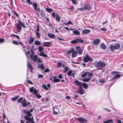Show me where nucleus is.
Returning a JSON list of instances; mask_svg holds the SVG:
<instances>
[{
	"label": "nucleus",
	"mask_w": 123,
	"mask_h": 123,
	"mask_svg": "<svg viewBox=\"0 0 123 123\" xmlns=\"http://www.w3.org/2000/svg\"><path fill=\"white\" fill-rule=\"evenodd\" d=\"M92 59L88 55H86L85 56L83 57V61L86 62H88L89 61L92 62Z\"/></svg>",
	"instance_id": "nucleus-4"
},
{
	"label": "nucleus",
	"mask_w": 123,
	"mask_h": 123,
	"mask_svg": "<svg viewBox=\"0 0 123 123\" xmlns=\"http://www.w3.org/2000/svg\"><path fill=\"white\" fill-rule=\"evenodd\" d=\"M74 83L77 86H81L82 85V83L81 82L79 81L78 80H76L74 81Z\"/></svg>",
	"instance_id": "nucleus-14"
},
{
	"label": "nucleus",
	"mask_w": 123,
	"mask_h": 123,
	"mask_svg": "<svg viewBox=\"0 0 123 123\" xmlns=\"http://www.w3.org/2000/svg\"><path fill=\"white\" fill-rule=\"evenodd\" d=\"M90 31V30L85 29L82 30V32L83 34H86L89 33Z\"/></svg>",
	"instance_id": "nucleus-15"
},
{
	"label": "nucleus",
	"mask_w": 123,
	"mask_h": 123,
	"mask_svg": "<svg viewBox=\"0 0 123 123\" xmlns=\"http://www.w3.org/2000/svg\"><path fill=\"white\" fill-rule=\"evenodd\" d=\"M71 43H77V39L71 41Z\"/></svg>",
	"instance_id": "nucleus-40"
},
{
	"label": "nucleus",
	"mask_w": 123,
	"mask_h": 123,
	"mask_svg": "<svg viewBox=\"0 0 123 123\" xmlns=\"http://www.w3.org/2000/svg\"><path fill=\"white\" fill-rule=\"evenodd\" d=\"M74 50V49L72 48V49L68 50V51H67L66 53V54L67 55H69L71 53H72L73 51Z\"/></svg>",
	"instance_id": "nucleus-22"
},
{
	"label": "nucleus",
	"mask_w": 123,
	"mask_h": 123,
	"mask_svg": "<svg viewBox=\"0 0 123 123\" xmlns=\"http://www.w3.org/2000/svg\"><path fill=\"white\" fill-rule=\"evenodd\" d=\"M56 20L58 22H60V17L59 16H57V15H56Z\"/></svg>",
	"instance_id": "nucleus-37"
},
{
	"label": "nucleus",
	"mask_w": 123,
	"mask_h": 123,
	"mask_svg": "<svg viewBox=\"0 0 123 123\" xmlns=\"http://www.w3.org/2000/svg\"><path fill=\"white\" fill-rule=\"evenodd\" d=\"M103 109L104 110L107 111L108 112H110L111 111L108 108H103Z\"/></svg>",
	"instance_id": "nucleus-56"
},
{
	"label": "nucleus",
	"mask_w": 123,
	"mask_h": 123,
	"mask_svg": "<svg viewBox=\"0 0 123 123\" xmlns=\"http://www.w3.org/2000/svg\"><path fill=\"white\" fill-rule=\"evenodd\" d=\"M18 23L17 24V31L18 32H20L22 29L21 26L25 28H26V27L24 25V24L22 23L20 20H18Z\"/></svg>",
	"instance_id": "nucleus-1"
},
{
	"label": "nucleus",
	"mask_w": 123,
	"mask_h": 123,
	"mask_svg": "<svg viewBox=\"0 0 123 123\" xmlns=\"http://www.w3.org/2000/svg\"><path fill=\"white\" fill-rule=\"evenodd\" d=\"M78 52L79 53V55H81V54L83 52V50L81 49L79 50L78 51Z\"/></svg>",
	"instance_id": "nucleus-43"
},
{
	"label": "nucleus",
	"mask_w": 123,
	"mask_h": 123,
	"mask_svg": "<svg viewBox=\"0 0 123 123\" xmlns=\"http://www.w3.org/2000/svg\"><path fill=\"white\" fill-rule=\"evenodd\" d=\"M77 43L78 42H79L80 43H82L84 42L83 40L81 39H77Z\"/></svg>",
	"instance_id": "nucleus-36"
},
{
	"label": "nucleus",
	"mask_w": 123,
	"mask_h": 123,
	"mask_svg": "<svg viewBox=\"0 0 123 123\" xmlns=\"http://www.w3.org/2000/svg\"><path fill=\"white\" fill-rule=\"evenodd\" d=\"M31 0H26V1L27 2H28V3L29 4L30 3L31 4H32V2H31L30 3V1Z\"/></svg>",
	"instance_id": "nucleus-63"
},
{
	"label": "nucleus",
	"mask_w": 123,
	"mask_h": 123,
	"mask_svg": "<svg viewBox=\"0 0 123 123\" xmlns=\"http://www.w3.org/2000/svg\"><path fill=\"white\" fill-rule=\"evenodd\" d=\"M107 122H108V123H112L113 121L111 119H109L107 120Z\"/></svg>",
	"instance_id": "nucleus-57"
},
{
	"label": "nucleus",
	"mask_w": 123,
	"mask_h": 123,
	"mask_svg": "<svg viewBox=\"0 0 123 123\" xmlns=\"http://www.w3.org/2000/svg\"><path fill=\"white\" fill-rule=\"evenodd\" d=\"M99 82L100 83H102L104 82L105 81L103 79H100L99 80Z\"/></svg>",
	"instance_id": "nucleus-55"
},
{
	"label": "nucleus",
	"mask_w": 123,
	"mask_h": 123,
	"mask_svg": "<svg viewBox=\"0 0 123 123\" xmlns=\"http://www.w3.org/2000/svg\"><path fill=\"white\" fill-rule=\"evenodd\" d=\"M27 67L30 69L31 72V73L33 72L32 71L33 70V68L30 63L28 62H27Z\"/></svg>",
	"instance_id": "nucleus-9"
},
{
	"label": "nucleus",
	"mask_w": 123,
	"mask_h": 123,
	"mask_svg": "<svg viewBox=\"0 0 123 123\" xmlns=\"http://www.w3.org/2000/svg\"><path fill=\"white\" fill-rule=\"evenodd\" d=\"M12 43L13 44H14L16 45H18L19 44V43H18V42H17L16 41H13L12 42Z\"/></svg>",
	"instance_id": "nucleus-41"
},
{
	"label": "nucleus",
	"mask_w": 123,
	"mask_h": 123,
	"mask_svg": "<svg viewBox=\"0 0 123 123\" xmlns=\"http://www.w3.org/2000/svg\"><path fill=\"white\" fill-rule=\"evenodd\" d=\"M42 86L43 88H44L45 90H48V89L47 88L46 85L45 84H43L42 85Z\"/></svg>",
	"instance_id": "nucleus-35"
},
{
	"label": "nucleus",
	"mask_w": 123,
	"mask_h": 123,
	"mask_svg": "<svg viewBox=\"0 0 123 123\" xmlns=\"http://www.w3.org/2000/svg\"><path fill=\"white\" fill-rule=\"evenodd\" d=\"M19 97V96H18L12 98V99L13 101H14L16 100Z\"/></svg>",
	"instance_id": "nucleus-34"
},
{
	"label": "nucleus",
	"mask_w": 123,
	"mask_h": 123,
	"mask_svg": "<svg viewBox=\"0 0 123 123\" xmlns=\"http://www.w3.org/2000/svg\"><path fill=\"white\" fill-rule=\"evenodd\" d=\"M34 44L36 45H39L41 44L40 42L38 40L34 42Z\"/></svg>",
	"instance_id": "nucleus-24"
},
{
	"label": "nucleus",
	"mask_w": 123,
	"mask_h": 123,
	"mask_svg": "<svg viewBox=\"0 0 123 123\" xmlns=\"http://www.w3.org/2000/svg\"><path fill=\"white\" fill-rule=\"evenodd\" d=\"M29 90L31 92H33L34 94H35L36 93H38V92L37 91L36 89L34 88L33 87H32L31 88H30Z\"/></svg>",
	"instance_id": "nucleus-10"
},
{
	"label": "nucleus",
	"mask_w": 123,
	"mask_h": 123,
	"mask_svg": "<svg viewBox=\"0 0 123 123\" xmlns=\"http://www.w3.org/2000/svg\"><path fill=\"white\" fill-rule=\"evenodd\" d=\"M38 78H42L43 77V75L42 74H38Z\"/></svg>",
	"instance_id": "nucleus-51"
},
{
	"label": "nucleus",
	"mask_w": 123,
	"mask_h": 123,
	"mask_svg": "<svg viewBox=\"0 0 123 123\" xmlns=\"http://www.w3.org/2000/svg\"><path fill=\"white\" fill-rule=\"evenodd\" d=\"M78 54V52L74 50L72 53L71 56L72 58H74Z\"/></svg>",
	"instance_id": "nucleus-13"
},
{
	"label": "nucleus",
	"mask_w": 123,
	"mask_h": 123,
	"mask_svg": "<svg viewBox=\"0 0 123 123\" xmlns=\"http://www.w3.org/2000/svg\"><path fill=\"white\" fill-rule=\"evenodd\" d=\"M73 3L74 4H77V2L76 0H71Z\"/></svg>",
	"instance_id": "nucleus-45"
},
{
	"label": "nucleus",
	"mask_w": 123,
	"mask_h": 123,
	"mask_svg": "<svg viewBox=\"0 0 123 123\" xmlns=\"http://www.w3.org/2000/svg\"><path fill=\"white\" fill-rule=\"evenodd\" d=\"M14 13L18 17V14L15 11H14Z\"/></svg>",
	"instance_id": "nucleus-64"
},
{
	"label": "nucleus",
	"mask_w": 123,
	"mask_h": 123,
	"mask_svg": "<svg viewBox=\"0 0 123 123\" xmlns=\"http://www.w3.org/2000/svg\"><path fill=\"white\" fill-rule=\"evenodd\" d=\"M91 79L90 78H86L82 79V81L84 82H88Z\"/></svg>",
	"instance_id": "nucleus-17"
},
{
	"label": "nucleus",
	"mask_w": 123,
	"mask_h": 123,
	"mask_svg": "<svg viewBox=\"0 0 123 123\" xmlns=\"http://www.w3.org/2000/svg\"><path fill=\"white\" fill-rule=\"evenodd\" d=\"M84 7L85 10H90L92 8L91 6L89 4L85 5Z\"/></svg>",
	"instance_id": "nucleus-8"
},
{
	"label": "nucleus",
	"mask_w": 123,
	"mask_h": 123,
	"mask_svg": "<svg viewBox=\"0 0 123 123\" xmlns=\"http://www.w3.org/2000/svg\"><path fill=\"white\" fill-rule=\"evenodd\" d=\"M121 75L119 74H117L112 79H111V80H113L116 78H119L120 77Z\"/></svg>",
	"instance_id": "nucleus-23"
},
{
	"label": "nucleus",
	"mask_w": 123,
	"mask_h": 123,
	"mask_svg": "<svg viewBox=\"0 0 123 123\" xmlns=\"http://www.w3.org/2000/svg\"><path fill=\"white\" fill-rule=\"evenodd\" d=\"M87 75L88 77H90L92 75V73H90L88 72H87Z\"/></svg>",
	"instance_id": "nucleus-53"
},
{
	"label": "nucleus",
	"mask_w": 123,
	"mask_h": 123,
	"mask_svg": "<svg viewBox=\"0 0 123 123\" xmlns=\"http://www.w3.org/2000/svg\"><path fill=\"white\" fill-rule=\"evenodd\" d=\"M119 73V72H117V71L114 72H112V73H111V74L114 75V74H117Z\"/></svg>",
	"instance_id": "nucleus-52"
},
{
	"label": "nucleus",
	"mask_w": 123,
	"mask_h": 123,
	"mask_svg": "<svg viewBox=\"0 0 123 123\" xmlns=\"http://www.w3.org/2000/svg\"><path fill=\"white\" fill-rule=\"evenodd\" d=\"M49 69L48 68L46 69L44 71V72H48L49 71Z\"/></svg>",
	"instance_id": "nucleus-61"
},
{
	"label": "nucleus",
	"mask_w": 123,
	"mask_h": 123,
	"mask_svg": "<svg viewBox=\"0 0 123 123\" xmlns=\"http://www.w3.org/2000/svg\"><path fill=\"white\" fill-rule=\"evenodd\" d=\"M53 82L54 83L58 82L60 81V80L58 79L54 78L53 80Z\"/></svg>",
	"instance_id": "nucleus-33"
},
{
	"label": "nucleus",
	"mask_w": 123,
	"mask_h": 123,
	"mask_svg": "<svg viewBox=\"0 0 123 123\" xmlns=\"http://www.w3.org/2000/svg\"><path fill=\"white\" fill-rule=\"evenodd\" d=\"M110 50L111 51H113L115 49V48L114 47V46L113 45H111L110 46Z\"/></svg>",
	"instance_id": "nucleus-32"
},
{
	"label": "nucleus",
	"mask_w": 123,
	"mask_h": 123,
	"mask_svg": "<svg viewBox=\"0 0 123 123\" xmlns=\"http://www.w3.org/2000/svg\"><path fill=\"white\" fill-rule=\"evenodd\" d=\"M64 69L65 72L66 73L67 72L69 68L67 67H66Z\"/></svg>",
	"instance_id": "nucleus-54"
},
{
	"label": "nucleus",
	"mask_w": 123,
	"mask_h": 123,
	"mask_svg": "<svg viewBox=\"0 0 123 123\" xmlns=\"http://www.w3.org/2000/svg\"><path fill=\"white\" fill-rule=\"evenodd\" d=\"M45 10L47 12H50L52 11V9L48 7L45 8Z\"/></svg>",
	"instance_id": "nucleus-21"
},
{
	"label": "nucleus",
	"mask_w": 123,
	"mask_h": 123,
	"mask_svg": "<svg viewBox=\"0 0 123 123\" xmlns=\"http://www.w3.org/2000/svg\"><path fill=\"white\" fill-rule=\"evenodd\" d=\"M48 36L51 38H52L55 37V35L52 33H49L48 34Z\"/></svg>",
	"instance_id": "nucleus-20"
},
{
	"label": "nucleus",
	"mask_w": 123,
	"mask_h": 123,
	"mask_svg": "<svg viewBox=\"0 0 123 123\" xmlns=\"http://www.w3.org/2000/svg\"><path fill=\"white\" fill-rule=\"evenodd\" d=\"M53 110V115H56L58 112L59 111L58 108L56 107H54L52 108Z\"/></svg>",
	"instance_id": "nucleus-7"
},
{
	"label": "nucleus",
	"mask_w": 123,
	"mask_h": 123,
	"mask_svg": "<svg viewBox=\"0 0 123 123\" xmlns=\"http://www.w3.org/2000/svg\"><path fill=\"white\" fill-rule=\"evenodd\" d=\"M41 15L42 17H44L45 15V13L43 10L41 11Z\"/></svg>",
	"instance_id": "nucleus-38"
},
{
	"label": "nucleus",
	"mask_w": 123,
	"mask_h": 123,
	"mask_svg": "<svg viewBox=\"0 0 123 123\" xmlns=\"http://www.w3.org/2000/svg\"><path fill=\"white\" fill-rule=\"evenodd\" d=\"M34 39L33 38L31 37L30 38V39H29V44H32L34 41Z\"/></svg>",
	"instance_id": "nucleus-18"
},
{
	"label": "nucleus",
	"mask_w": 123,
	"mask_h": 123,
	"mask_svg": "<svg viewBox=\"0 0 123 123\" xmlns=\"http://www.w3.org/2000/svg\"><path fill=\"white\" fill-rule=\"evenodd\" d=\"M78 92L81 94H82L84 93V90L82 88L81 86H79V90Z\"/></svg>",
	"instance_id": "nucleus-11"
},
{
	"label": "nucleus",
	"mask_w": 123,
	"mask_h": 123,
	"mask_svg": "<svg viewBox=\"0 0 123 123\" xmlns=\"http://www.w3.org/2000/svg\"><path fill=\"white\" fill-rule=\"evenodd\" d=\"M33 6L34 7H37V4L35 3H33Z\"/></svg>",
	"instance_id": "nucleus-60"
},
{
	"label": "nucleus",
	"mask_w": 123,
	"mask_h": 123,
	"mask_svg": "<svg viewBox=\"0 0 123 123\" xmlns=\"http://www.w3.org/2000/svg\"><path fill=\"white\" fill-rule=\"evenodd\" d=\"M26 114L28 116V117L30 116L31 117L32 116V115L30 113L29 111H27L26 112Z\"/></svg>",
	"instance_id": "nucleus-42"
},
{
	"label": "nucleus",
	"mask_w": 123,
	"mask_h": 123,
	"mask_svg": "<svg viewBox=\"0 0 123 123\" xmlns=\"http://www.w3.org/2000/svg\"><path fill=\"white\" fill-rule=\"evenodd\" d=\"M101 48L103 49H105L106 48V47L105 44L103 43H102L100 45Z\"/></svg>",
	"instance_id": "nucleus-27"
},
{
	"label": "nucleus",
	"mask_w": 123,
	"mask_h": 123,
	"mask_svg": "<svg viewBox=\"0 0 123 123\" xmlns=\"http://www.w3.org/2000/svg\"><path fill=\"white\" fill-rule=\"evenodd\" d=\"M72 73V71L71 70H70L67 73L68 75L69 76H71V74Z\"/></svg>",
	"instance_id": "nucleus-44"
},
{
	"label": "nucleus",
	"mask_w": 123,
	"mask_h": 123,
	"mask_svg": "<svg viewBox=\"0 0 123 123\" xmlns=\"http://www.w3.org/2000/svg\"><path fill=\"white\" fill-rule=\"evenodd\" d=\"M62 64L61 63L59 62L57 63V67H60L62 65Z\"/></svg>",
	"instance_id": "nucleus-50"
},
{
	"label": "nucleus",
	"mask_w": 123,
	"mask_h": 123,
	"mask_svg": "<svg viewBox=\"0 0 123 123\" xmlns=\"http://www.w3.org/2000/svg\"><path fill=\"white\" fill-rule=\"evenodd\" d=\"M100 42V40L97 39L94 40L93 41V43L94 45H96L98 44Z\"/></svg>",
	"instance_id": "nucleus-12"
},
{
	"label": "nucleus",
	"mask_w": 123,
	"mask_h": 123,
	"mask_svg": "<svg viewBox=\"0 0 123 123\" xmlns=\"http://www.w3.org/2000/svg\"><path fill=\"white\" fill-rule=\"evenodd\" d=\"M23 98L22 97H21L19 99L17 100V102L18 103H20V102L22 101V100L23 99Z\"/></svg>",
	"instance_id": "nucleus-39"
},
{
	"label": "nucleus",
	"mask_w": 123,
	"mask_h": 123,
	"mask_svg": "<svg viewBox=\"0 0 123 123\" xmlns=\"http://www.w3.org/2000/svg\"><path fill=\"white\" fill-rule=\"evenodd\" d=\"M73 32L74 33V34H73V35H74L75 34H76L77 35H80V32L78 31L77 30H75L74 31H73Z\"/></svg>",
	"instance_id": "nucleus-26"
},
{
	"label": "nucleus",
	"mask_w": 123,
	"mask_h": 123,
	"mask_svg": "<svg viewBox=\"0 0 123 123\" xmlns=\"http://www.w3.org/2000/svg\"><path fill=\"white\" fill-rule=\"evenodd\" d=\"M75 49L78 51L81 49L80 47L79 46H76L75 47Z\"/></svg>",
	"instance_id": "nucleus-47"
},
{
	"label": "nucleus",
	"mask_w": 123,
	"mask_h": 123,
	"mask_svg": "<svg viewBox=\"0 0 123 123\" xmlns=\"http://www.w3.org/2000/svg\"><path fill=\"white\" fill-rule=\"evenodd\" d=\"M21 104L23 107H26L28 105H30V103L29 102H27L25 99H23L22 101L21 102Z\"/></svg>",
	"instance_id": "nucleus-5"
},
{
	"label": "nucleus",
	"mask_w": 123,
	"mask_h": 123,
	"mask_svg": "<svg viewBox=\"0 0 123 123\" xmlns=\"http://www.w3.org/2000/svg\"><path fill=\"white\" fill-rule=\"evenodd\" d=\"M115 49H119L120 47V45L119 43H116L114 46Z\"/></svg>",
	"instance_id": "nucleus-16"
},
{
	"label": "nucleus",
	"mask_w": 123,
	"mask_h": 123,
	"mask_svg": "<svg viewBox=\"0 0 123 123\" xmlns=\"http://www.w3.org/2000/svg\"><path fill=\"white\" fill-rule=\"evenodd\" d=\"M52 16L54 18H55V14L54 12H53L52 13Z\"/></svg>",
	"instance_id": "nucleus-58"
},
{
	"label": "nucleus",
	"mask_w": 123,
	"mask_h": 123,
	"mask_svg": "<svg viewBox=\"0 0 123 123\" xmlns=\"http://www.w3.org/2000/svg\"><path fill=\"white\" fill-rule=\"evenodd\" d=\"M43 49V48L42 46H40L38 47V49L39 51L40 52L39 54V55L41 56H42L44 57H47V55L46 54L44 53L43 51L42 52Z\"/></svg>",
	"instance_id": "nucleus-3"
},
{
	"label": "nucleus",
	"mask_w": 123,
	"mask_h": 123,
	"mask_svg": "<svg viewBox=\"0 0 123 123\" xmlns=\"http://www.w3.org/2000/svg\"><path fill=\"white\" fill-rule=\"evenodd\" d=\"M11 35L12 36H13L16 37L18 39H20V38L17 35H15L14 34H11Z\"/></svg>",
	"instance_id": "nucleus-28"
},
{
	"label": "nucleus",
	"mask_w": 123,
	"mask_h": 123,
	"mask_svg": "<svg viewBox=\"0 0 123 123\" xmlns=\"http://www.w3.org/2000/svg\"><path fill=\"white\" fill-rule=\"evenodd\" d=\"M77 119L78 122L81 123H86L88 122L87 120L86 119H84L83 118L77 117Z\"/></svg>",
	"instance_id": "nucleus-6"
},
{
	"label": "nucleus",
	"mask_w": 123,
	"mask_h": 123,
	"mask_svg": "<svg viewBox=\"0 0 123 123\" xmlns=\"http://www.w3.org/2000/svg\"><path fill=\"white\" fill-rule=\"evenodd\" d=\"M72 24V22L71 21H69L67 23H64V24L66 25H68L71 24Z\"/></svg>",
	"instance_id": "nucleus-49"
},
{
	"label": "nucleus",
	"mask_w": 123,
	"mask_h": 123,
	"mask_svg": "<svg viewBox=\"0 0 123 123\" xmlns=\"http://www.w3.org/2000/svg\"><path fill=\"white\" fill-rule=\"evenodd\" d=\"M87 75V72L83 73L81 75V77L82 78H84Z\"/></svg>",
	"instance_id": "nucleus-29"
},
{
	"label": "nucleus",
	"mask_w": 123,
	"mask_h": 123,
	"mask_svg": "<svg viewBox=\"0 0 123 123\" xmlns=\"http://www.w3.org/2000/svg\"><path fill=\"white\" fill-rule=\"evenodd\" d=\"M37 58L38 57L36 55H34V56L33 58V59L34 62H36L37 61Z\"/></svg>",
	"instance_id": "nucleus-31"
},
{
	"label": "nucleus",
	"mask_w": 123,
	"mask_h": 123,
	"mask_svg": "<svg viewBox=\"0 0 123 123\" xmlns=\"http://www.w3.org/2000/svg\"><path fill=\"white\" fill-rule=\"evenodd\" d=\"M83 87L85 89H87L88 88V86L85 83H84L82 84V85Z\"/></svg>",
	"instance_id": "nucleus-19"
},
{
	"label": "nucleus",
	"mask_w": 123,
	"mask_h": 123,
	"mask_svg": "<svg viewBox=\"0 0 123 123\" xmlns=\"http://www.w3.org/2000/svg\"><path fill=\"white\" fill-rule=\"evenodd\" d=\"M4 41V39H3L0 38V43H2Z\"/></svg>",
	"instance_id": "nucleus-62"
},
{
	"label": "nucleus",
	"mask_w": 123,
	"mask_h": 123,
	"mask_svg": "<svg viewBox=\"0 0 123 123\" xmlns=\"http://www.w3.org/2000/svg\"><path fill=\"white\" fill-rule=\"evenodd\" d=\"M30 53V51H28L27 53L26 52H25V55L26 56L28 57H29V55Z\"/></svg>",
	"instance_id": "nucleus-46"
},
{
	"label": "nucleus",
	"mask_w": 123,
	"mask_h": 123,
	"mask_svg": "<svg viewBox=\"0 0 123 123\" xmlns=\"http://www.w3.org/2000/svg\"><path fill=\"white\" fill-rule=\"evenodd\" d=\"M38 93H36L35 94H34L35 95V96L37 98H38V99L40 98L41 97V96H40V95L37 94Z\"/></svg>",
	"instance_id": "nucleus-30"
},
{
	"label": "nucleus",
	"mask_w": 123,
	"mask_h": 123,
	"mask_svg": "<svg viewBox=\"0 0 123 123\" xmlns=\"http://www.w3.org/2000/svg\"><path fill=\"white\" fill-rule=\"evenodd\" d=\"M78 10L80 11H84L85 10V9H84V7L83 8H79L78 9Z\"/></svg>",
	"instance_id": "nucleus-59"
},
{
	"label": "nucleus",
	"mask_w": 123,
	"mask_h": 123,
	"mask_svg": "<svg viewBox=\"0 0 123 123\" xmlns=\"http://www.w3.org/2000/svg\"><path fill=\"white\" fill-rule=\"evenodd\" d=\"M106 65L105 63L102 61H100L95 63V66L96 67H104Z\"/></svg>",
	"instance_id": "nucleus-2"
},
{
	"label": "nucleus",
	"mask_w": 123,
	"mask_h": 123,
	"mask_svg": "<svg viewBox=\"0 0 123 123\" xmlns=\"http://www.w3.org/2000/svg\"><path fill=\"white\" fill-rule=\"evenodd\" d=\"M38 68H40L41 69L43 70L45 68L44 67L43 64H42L38 66Z\"/></svg>",
	"instance_id": "nucleus-25"
},
{
	"label": "nucleus",
	"mask_w": 123,
	"mask_h": 123,
	"mask_svg": "<svg viewBox=\"0 0 123 123\" xmlns=\"http://www.w3.org/2000/svg\"><path fill=\"white\" fill-rule=\"evenodd\" d=\"M36 35L38 37V38H40V33H39L38 32H37L36 33Z\"/></svg>",
	"instance_id": "nucleus-48"
}]
</instances>
